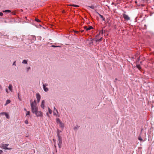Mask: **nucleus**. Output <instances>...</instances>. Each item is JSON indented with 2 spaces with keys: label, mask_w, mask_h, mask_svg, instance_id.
<instances>
[{
  "label": "nucleus",
  "mask_w": 154,
  "mask_h": 154,
  "mask_svg": "<svg viewBox=\"0 0 154 154\" xmlns=\"http://www.w3.org/2000/svg\"><path fill=\"white\" fill-rule=\"evenodd\" d=\"M5 115L6 116V117L8 119H9V115L6 113V114H5Z\"/></svg>",
  "instance_id": "obj_23"
},
{
  "label": "nucleus",
  "mask_w": 154,
  "mask_h": 154,
  "mask_svg": "<svg viewBox=\"0 0 154 154\" xmlns=\"http://www.w3.org/2000/svg\"><path fill=\"white\" fill-rule=\"evenodd\" d=\"M58 138V141H62V138L60 135L57 136Z\"/></svg>",
  "instance_id": "obj_14"
},
{
  "label": "nucleus",
  "mask_w": 154,
  "mask_h": 154,
  "mask_svg": "<svg viewBox=\"0 0 154 154\" xmlns=\"http://www.w3.org/2000/svg\"><path fill=\"white\" fill-rule=\"evenodd\" d=\"M31 69V68L30 67H27L26 69V71L27 72H28Z\"/></svg>",
  "instance_id": "obj_21"
},
{
  "label": "nucleus",
  "mask_w": 154,
  "mask_h": 154,
  "mask_svg": "<svg viewBox=\"0 0 154 154\" xmlns=\"http://www.w3.org/2000/svg\"><path fill=\"white\" fill-rule=\"evenodd\" d=\"M136 67L139 69H141V67L140 65H136Z\"/></svg>",
  "instance_id": "obj_27"
},
{
  "label": "nucleus",
  "mask_w": 154,
  "mask_h": 154,
  "mask_svg": "<svg viewBox=\"0 0 154 154\" xmlns=\"http://www.w3.org/2000/svg\"><path fill=\"white\" fill-rule=\"evenodd\" d=\"M69 5L70 6H74V7H76V8L79 7V5Z\"/></svg>",
  "instance_id": "obj_22"
},
{
  "label": "nucleus",
  "mask_w": 154,
  "mask_h": 154,
  "mask_svg": "<svg viewBox=\"0 0 154 154\" xmlns=\"http://www.w3.org/2000/svg\"><path fill=\"white\" fill-rule=\"evenodd\" d=\"M43 88L44 91L45 92H47L48 91V88H47L46 87L43 86Z\"/></svg>",
  "instance_id": "obj_10"
},
{
  "label": "nucleus",
  "mask_w": 154,
  "mask_h": 154,
  "mask_svg": "<svg viewBox=\"0 0 154 154\" xmlns=\"http://www.w3.org/2000/svg\"><path fill=\"white\" fill-rule=\"evenodd\" d=\"M53 114L54 116H58L59 117V115H57V114L56 113L54 112V111L53 112Z\"/></svg>",
  "instance_id": "obj_29"
},
{
  "label": "nucleus",
  "mask_w": 154,
  "mask_h": 154,
  "mask_svg": "<svg viewBox=\"0 0 154 154\" xmlns=\"http://www.w3.org/2000/svg\"><path fill=\"white\" fill-rule=\"evenodd\" d=\"M79 127V126H78V125H76V126H75L74 128L75 130H76L78 129Z\"/></svg>",
  "instance_id": "obj_24"
},
{
  "label": "nucleus",
  "mask_w": 154,
  "mask_h": 154,
  "mask_svg": "<svg viewBox=\"0 0 154 154\" xmlns=\"http://www.w3.org/2000/svg\"><path fill=\"white\" fill-rule=\"evenodd\" d=\"M45 100H42V103L41 105V106L42 108L44 109L45 107Z\"/></svg>",
  "instance_id": "obj_5"
},
{
  "label": "nucleus",
  "mask_w": 154,
  "mask_h": 154,
  "mask_svg": "<svg viewBox=\"0 0 154 154\" xmlns=\"http://www.w3.org/2000/svg\"><path fill=\"white\" fill-rule=\"evenodd\" d=\"M59 124L60 125V127L62 128V130H63L64 127V124L62 122H60Z\"/></svg>",
  "instance_id": "obj_7"
},
{
  "label": "nucleus",
  "mask_w": 154,
  "mask_h": 154,
  "mask_svg": "<svg viewBox=\"0 0 154 154\" xmlns=\"http://www.w3.org/2000/svg\"><path fill=\"white\" fill-rule=\"evenodd\" d=\"M53 154H54V153H53Z\"/></svg>",
  "instance_id": "obj_52"
},
{
  "label": "nucleus",
  "mask_w": 154,
  "mask_h": 154,
  "mask_svg": "<svg viewBox=\"0 0 154 154\" xmlns=\"http://www.w3.org/2000/svg\"><path fill=\"white\" fill-rule=\"evenodd\" d=\"M40 99H37V101H38V103H39V102L40 101Z\"/></svg>",
  "instance_id": "obj_44"
},
{
  "label": "nucleus",
  "mask_w": 154,
  "mask_h": 154,
  "mask_svg": "<svg viewBox=\"0 0 154 154\" xmlns=\"http://www.w3.org/2000/svg\"><path fill=\"white\" fill-rule=\"evenodd\" d=\"M33 39L34 40V39H36L35 37V36H33Z\"/></svg>",
  "instance_id": "obj_43"
},
{
  "label": "nucleus",
  "mask_w": 154,
  "mask_h": 154,
  "mask_svg": "<svg viewBox=\"0 0 154 154\" xmlns=\"http://www.w3.org/2000/svg\"><path fill=\"white\" fill-rule=\"evenodd\" d=\"M30 105L32 112L34 113L38 110V107L36 106V103L35 100L31 103Z\"/></svg>",
  "instance_id": "obj_1"
},
{
  "label": "nucleus",
  "mask_w": 154,
  "mask_h": 154,
  "mask_svg": "<svg viewBox=\"0 0 154 154\" xmlns=\"http://www.w3.org/2000/svg\"><path fill=\"white\" fill-rule=\"evenodd\" d=\"M36 97L37 100L41 99V96L39 93L36 94Z\"/></svg>",
  "instance_id": "obj_9"
},
{
  "label": "nucleus",
  "mask_w": 154,
  "mask_h": 154,
  "mask_svg": "<svg viewBox=\"0 0 154 154\" xmlns=\"http://www.w3.org/2000/svg\"><path fill=\"white\" fill-rule=\"evenodd\" d=\"M51 47H53V48L60 47V46H55V45H52L51 46Z\"/></svg>",
  "instance_id": "obj_31"
},
{
  "label": "nucleus",
  "mask_w": 154,
  "mask_h": 154,
  "mask_svg": "<svg viewBox=\"0 0 154 154\" xmlns=\"http://www.w3.org/2000/svg\"><path fill=\"white\" fill-rule=\"evenodd\" d=\"M96 42H100L102 40V38L101 37L99 39H98L97 38H96Z\"/></svg>",
  "instance_id": "obj_15"
},
{
  "label": "nucleus",
  "mask_w": 154,
  "mask_h": 154,
  "mask_svg": "<svg viewBox=\"0 0 154 154\" xmlns=\"http://www.w3.org/2000/svg\"><path fill=\"white\" fill-rule=\"evenodd\" d=\"M55 148H56V146H55Z\"/></svg>",
  "instance_id": "obj_50"
},
{
  "label": "nucleus",
  "mask_w": 154,
  "mask_h": 154,
  "mask_svg": "<svg viewBox=\"0 0 154 154\" xmlns=\"http://www.w3.org/2000/svg\"><path fill=\"white\" fill-rule=\"evenodd\" d=\"M74 32H75V33H77L78 32L77 31H75Z\"/></svg>",
  "instance_id": "obj_47"
},
{
  "label": "nucleus",
  "mask_w": 154,
  "mask_h": 154,
  "mask_svg": "<svg viewBox=\"0 0 154 154\" xmlns=\"http://www.w3.org/2000/svg\"><path fill=\"white\" fill-rule=\"evenodd\" d=\"M18 99H19V100L21 101V100L20 99V97H19V94H18Z\"/></svg>",
  "instance_id": "obj_42"
},
{
  "label": "nucleus",
  "mask_w": 154,
  "mask_h": 154,
  "mask_svg": "<svg viewBox=\"0 0 154 154\" xmlns=\"http://www.w3.org/2000/svg\"><path fill=\"white\" fill-rule=\"evenodd\" d=\"M3 15V14L2 12H0V16H2Z\"/></svg>",
  "instance_id": "obj_37"
},
{
  "label": "nucleus",
  "mask_w": 154,
  "mask_h": 154,
  "mask_svg": "<svg viewBox=\"0 0 154 154\" xmlns=\"http://www.w3.org/2000/svg\"><path fill=\"white\" fill-rule=\"evenodd\" d=\"M3 12H6V13H10L11 12V10H5V11H3Z\"/></svg>",
  "instance_id": "obj_16"
},
{
  "label": "nucleus",
  "mask_w": 154,
  "mask_h": 154,
  "mask_svg": "<svg viewBox=\"0 0 154 154\" xmlns=\"http://www.w3.org/2000/svg\"><path fill=\"white\" fill-rule=\"evenodd\" d=\"M24 110L26 111H26H27V110H26V108H24Z\"/></svg>",
  "instance_id": "obj_46"
},
{
  "label": "nucleus",
  "mask_w": 154,
  "mask_h": 154,
  "mask_svg": "<svg viewBox=\"0 0 154 154\" xmlns=\"http://www.w3.org/2000/svg\"><path fill=\"white\" fill-rule=\"evenodd\" d=\"M97 36H98V35H96V37H97Z\"/></svg>",
  "instance_id": "obj_51"
},
{
  "label": "nucleus",
  "mask_w": 154,
  "mask_h": 154,
  "mask_svg": "<svg viewBox=\"0 0 154 154\" xmlns=\"http://www.w3.org/2000/svg\"><path fill=\"white\" fill-rule=\"evenodd\" d=\"M34 113L37 117H42L43 116L42 112L41 111H38V110Z\"/></svg>",
  "instance_id": "obj_3"
},
{
  "label": "nucleus",
  "mask_w": 154,
  "mask_h": 154,
  "mask_svg": "<svg viewBox=\"0 0 154 154\" xmlns=\"http://www.w3.org/2000/svg\"><path fill=\"white\" fill-rule=\"evenodd\" d=\"M26 124H28V121L27 120H26L24 122Z\"/></svg>",
  "instance_id": "obj_35"
},
{
  "label": "nucleus",
  "mask_w": 154,
  "mask_h": 154,
  "mask_svg": "<svg viewBox=\"0 0 154 154\" xmlns=\"http://www.w3.org/2000/svg\"><path fill=\"white\" fill-rule=\"evenodd\" d=\"M35 20L38 22H39L40 21V20L37 18H35Z\"/></svg>",
  "instance_id": "obj_34"
},
{
  "label": "nucleus",
  "mask_w": 154,
  "mask_h": 154,
  "mask_svg": "<svg viewBox=\"0 0 154 154\" xmlns=\"http://www.w3.org/2000/svg\"><path fill=\"white\" fill-rule=\"evenodd\" d=\"M12 65L13 66H16V61H14L13 63V64H12Z\"/></svg>",
  "instance_id": "obj_36"
},
{
  "label": "nucleus",
  "mask_w": 154,
  "mask_h": 154,
  "mask_svg": "<svg viewBox=\"0 0 154 154\" xmlns=\"http://www.w3.org/2000/svg\"><path fill=\"white\" fill-rule=\"evenodd\" d=\"M46 115H47L48 116H49V114H48V112H47V113H46Z\"/></svg>",
  "instance_id": "obj_45"
},
{
  "label": "nucleus",
  "mask_w": 154,
  "mask_h": 154,
  "mask_svg": "<svg viewBox=\"0 0 154 154\" xmlns=\"http://www.w3.org/2000/svg\"><path fill=\"white\" fill-rule=\"evenodd\" d=\"M6 112H2L0 113V115H5Z\"/></svg>",
  "instance_id": "obj_32"
},
{
  "label": "nucleus",
  "mask_w": 154,
  "mask_h": 154,
  "mask_svg": "<svg viewBox=\"0 0 154 154\" xmlns=\"http://www.w3.org/2000/svg\"><path fill=\"white\" fill-rule=\"evenodd\" d=\"M5 91H6V92L7 93H8V90L7 88H6L5 89Z\"/></svg>",
  "instance_id": "obj_38"
},
{
  "label": "nucleus",
  "mask_w": 154,
  "mask_h": 154,
  "mask_svg": "<svg viewBox=\"0 0 154 154\" xmlns=\"http://www.w3.org/2000/svg\"><path fill=\"white\" fill-rule=\"evenodd\" d=\"M61 122L60 121V119L58 118H57L56 119V122L57 123H60V122Z\"/></svg>",
  "instance_id": "obj_17"
},
{
  "label": "nucleus",
  "mask_w": 154,
  "mask_h": 154,
  "mask_svg": "<svg viewBox=\"0 0 154 154\" xmlns=\"http://www.w3.org/2000/svg\"><path fill=\"white\" fill-rule=\"evenodd\" d=\"M99 15L100 17L102 19V20L103 21H104L105 20V18L102 15H100V14H99Z\"/></svg>",
  "instance_id": "obj_20"
},
{
  "label": "nucleus",
  "mask_w": 154,
  "mask_h": 154,
  "mask_svg": "<svg viewBox=\"0 0 154 154\" xmlns=\"http://www.w3.org/2000/svg\"><path fill=\"white\" fill-rule=\"evenodd\" d=\"M83 31H84V30H81V32H83Z\"/></svg>",
  "instance_id": "obj_49"
},
{
  "label": "nucleus",
  "mask_w": 154,
  "mask_h": 154,
  "mask_svg": "<svg viewBox=\"0 0 154 154\" xmlns=\"http://www.w3.org/2000/svg\"><path fill=\"white\" fill-rule=\"evenodd\" d=\"M122 16L125 19V20H130V18L127 15H126L125 14H122Z\"/></svg>",
  "instance_id": "obj_4"
},
{
  "label": "nucleus",
  "mask_w": 154,
  "mask_h": 154,
  "mask_svg": "<svg viewBox=\"0 0 154 154\" xmlns=\"http://www.w3.org/2000/svg\"><path fill=\"white\" fill-rule=\"evenodd\" d=\"M61 131H59L58 130H57V136L60 135V133H61Z\"/></svg>",
  "instance_id": "obj_18"
},
{
  "label": "nucleus",
  "mask_w": 154,
  "mask_h": 154,
  "mask_svg": "<svg viewBox=\"0 0 154 154\" xmlns=\"http://www.w3.org/2000/svg\"><path fill=\"white\" fill-rule=\"evenodd\" d=\"M138 139L140 141L142 140V139L141 137L140 136L138 137Z\"/></svg>",
  "instance_id": "obj_30"
},
{
  "label": "nucleus",
  "mask_w": 154,
  "mask_h": 154,
  "mask_svg": "<svg viewBox=\"0 0 154 154\" xmlns=\"http://www.w3.org/2000/svg\"><path fill=\"white\" fill-rule=\"evenodd\" d=\"M3 152V151L2 150H0V154H1Z\"/></svg>",
  "instance_id": "obj_41"
},
{
  "label": "nucleus",
  "mask_w": 154,
  "mask_h": 154,
  "mask_svg": "<svg viewBox=\"0 0 154 154\" xmlns=\"http://www.w3.org/2000/svg\"><path fill=\"white\" fill-rule=\"evenodd\" d=\"M28 60H24L22 62V63L24 64H27Z\"/></svg>",
  "instance_id": "obj_11"
},
{
  "label": "nucleus",
  "mask_w": 154,
  "mask_h": 154,
  "mask_svg": "<svg viewBox=\"0 0 154 154\" xmlns=\"http://www.w3.org/2000/svg\"><path fill=\"white\" fill-rule=\"evenodd\" d=\"M30 112L29 111H26V116L27 117L30 116Z\"/></svg>",
  "instance_id": "obj_8"
},
{
  "label": "nucleus",
  "mask_w": 154,
  "mask_h": 154,
  "mask_svg": "<svg viewBox=\"0 0 154 154\" xmlns=\"http://www.w3.org/2000/svg\"><path fill=\"white\" fill-rule=\"evenodd\" d=\"M117 80V78H116V79H115V80H116H116Z\"/></svg>",
  "instance_id": "obj_48"
},
{
  "label": "nucleus",
  "mask_w": 154,
  "mask_h": 154,
  "mask_svg": "<svg viewBox=\"0 0 154 154\" xmlns=\"http://www.w3.org/2000/svg\"><path fill=\"white\" fill-rule=\"evenodd\" d=\"M11 102V100H7L6 101L5 103V106H6L9 103Z\"/></svg>",
  "instance_id": "obj_12"
},
{
  "label": "nucleus",
  "mask_w": 154,
  "mask_h": 154,
  "mask_svg": "<svg viewBox=\"0 0 154 154\" xmlns=\"http://www.w3.org/2000/svg\"><path fill=\"white\" fill-rule=\"evenodd\" d=\"M8 89L11 92H12L13 91V86L11 84H9L8 86Z\"/></svg>",
  "instance_id": "obj_6"
},
{
  "label": "nucleus",
  "mask_w": 154,
  "mask_h": 154,
  "mask_svg": "<svg viewBox=\"0 0 154 154\" xmlns=\"http://www.w3.org/2000/svg\"><path fill=\"white\" fill-rule=\"evenodd\" d=\"M93 29V27L91 26H89V27L87 29V31Z\"/></svg>",
  "instance_id": "obj_19"
},
{
  "label": "nucleus",
  "mask_w": 154,
  "mask_h": 154,
  "mask_svg": "<svg viewBox=\"0 0 154 154\" xmlns=\"http://www.w3.org/2000/svg\"><path fill=\"white\" fill-rule=\"evenodd\" d=\"M62 143V141H58V145L59 148H60L61 147Z\"/></svg>",
  "instance_id": "obj_13"
},
{
  "label": "nucleus",
  "mask_w": 154,
  "mask_h": 154,
  "mask_svg": "<svg viewBox=\"0 0 154 154\" xmlns=\"http://www.w3.org/2000/svg\"><path fill=\"white\" fill-rule=\"evenodd\" d=\"M48 112H49V113L50 114H51L52 113V110L48 107Z\"/></svg>",
  "instance_id": "obj_25"
},
{
  "label": "nucleus",
  "mask_w": 154,
  "mask_h": 154,
  "mask_svg": "<svg viewBox=\"0 0 154 154\" xmlns=\"http://www.w3.org/2000/svg\"><path fill=\"white\" fill-rule=\"evenodd\" d=\"M48 86V84L47 83L44 84L43 83V86L46 87Z\"/></svg>",
  "instance_id": "obj_28"
},
{
  "label": "nucleus",
  "mask_w": 154,
  "mask_h": 154,
  "mask_svg": "<svg viewBox=\"0 0 154 154\" xmlns=\"http://www.w3.org/2000/svg\"><path fill=\"white\" fill-rule=\"evenodd\" d=\"M105 31H103V30L102 29V30L100 31V32H99V34H103V33H104Z\"/></svg>",
  "instance_id": "obj_26"
},
{
  "label": "nucleus",
  "mask_w": 154,
  "mask_h": 154,
  "mask_svg": "<svg viewBox=\"0 0 154 154\" xmlns=\"http://www.w3.org/2000/svg\"><path fill=\"white\" fill-rule=\"evenodd\" d=\"M84 29H85L86 31H87V29H88V28L87 26H85L84 27Z\"/></svg>",
  "instance_id": "obj_39"
},
{
  "label": "nucleus",
  "mask_w": 154,
  "mask_h": 154,
  "mask_svg": "<svg viewBox=\"0 0 154 154\" xmlns=\"http://www.w3.org/2000/svg\"><path fill=\"white\" fill-rule=\"evenodd\" d=\"M89 7L92 9H94V7L93 6H90Z\"/></svg>",
  "instance_id": "obj_40"
},
{
  "label": "nucleus",
  "mask_w": 154,
  "mask_h": 154,
  "mask_svg": "<svg viewBox=\"0 0 154 154\" xmlns=\"http://www.w3.org/2000/svg\"><path fill=\"white\" fill-rule=\"evenodd\" d=\"M54 110H55L57 112V113H58V111L57 110V109H56V108H55V106H54Z\"/></svg>",
  "instance_id": "obj_33"
},
{
  "label": "nucleus",
  "mask_w": 154,
  "mask_h": 154,
  "mask_svg": "<svg viewBox=\"0 0 154 154\" xmlns=\"http://www.w3.org/2000/svg\"><path fill=\"white\" fill-rule=\"evenodd\" d=\"M9 145L8 144H2V148L5 149H11V148H9L7 147V146Z\"/></svg>",
  "instance_id": "obj_2"
}]
</instances>
